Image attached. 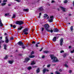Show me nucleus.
Wrapping results in <instances>:
<instances>
[{"mask_svg": "<svg viewBox=\"0 0 74 74\" xmlns=\"http://www.w3.org/2000/svg\"><path fill=\"white\" fill-rule=\"evenodd\" d=\"M71 53H74V50H73V51H72L71 52Z\"/></svg>", "mask_w": 74, "mask_h": 74, "instance_id": "09e8293b", "label": "nucleus"}, {"mask_svg": "<svg viewBox=\"0 0 74 74\" xmlns=\"http://www.w3.org/2000/svg\"><path fill=\"white\" fill-rule=\"evenodd\" d=\"M72 3L73 4V6H74V1Z\"/></svg>", "mask_w": 74, "mask_h": 74, "instance_id": "bf43d9fd", "label": "nucleus"}, {"mask_svg": "<svg viewBox=\"0 0 74 74\" xmlns=\"http://www.w3.org/2000/svg\"><path fill=\"white\" fill-rule=\"evenodd\" d=\"M27 69H28V70H31V69H32V67L30 66H28L27 68Z\"/></svg>", "mask_w": 74, "mask_h": 74, "instance_id": "4be33fe9", "label": "nucleus"}, {"mask_svg": "<svg viewBox=\"0 0 74 74\" xmlns=\"http://www.w3.org/2000/svg\"><path fill=\"white\" fill-rule=\"evenodd\" d=\"M37 44H40V42H37Z\"/></svg>", "mask_w": 74, "mask_h": 74, "instance_id": "e2e57ef3", "label": "nucleus"}, {"mask_svg": "<svg viewBox=\"0 0 74 74\" xmlns=\"http://www.w3.org/2000/svg\"><path fill=\"white\" fill-rule=\"evenodd\" d=\"M52 66H56V64H53L52 65Z\"/></svg>", "mask_w": 74, "mask_h": 74, "instance_id": "052dcab7", "label": "nucleus"}, {"mask_svg": "<svg viewBox=\"0 0 74 74\" xmlns=\"http://www.w3.org/2000/svg\"><path fill=\"white\" fill-rule=\"evenodd\" d=\"M41 13H39V18H40V16H41Z\"/></svg>", "mask_w": 74, "mask_h": 74, "instance_id": "864d4df0", "label": "nucleus"}, {"mask_svg": "<svg viewBox=\"0 0 74 74\" xmlns=\"http://www.w3.org/2000/svg\"><path fill=\"white\" fill-rule=\"evenodd\" d=\"M29 60H30V59H29V58H27L25 59V61H24V62H28Z\"/></svg>", "mask_w": 74, "mask_h": 74, "instance_id": "4468645a", "label": "nucleus"}, {"mask_svg": "<svg viewBox=\"0 0 74 74\" xmlns=\"http://www.w3.org/2000/svg\"><path fill=\"white\" fill-rule=\"evenodd\" d=\"M32 44H35L36 42L34 41H33V42H32Z\"/></svg>", "mask_w": 74, "mask_h": 74, "instance_id": "8fccbe9b", "label": "nucleus"}, {"mask_svg": "<svg viewBox=\"0 0 74 74\" xmlns=\"http://www.w3.org/2000/svg\"><path fill=\"white\" fill-rule=\"evenodd\" d=\"M11 27H13L14 28H15V27H16V26L15 25H12V24H11Z\"/></svg>", "mask_w": 74, "mask_h": 74, "instance_id": "412c9836", "label": "nucleus"}, {"mask_svg": "<svg viewBox=\"0 0 74 74\" xmlns=\"http://www.w3.org/2000/svg\"><path fill=\"white\" fill-rule=\"evenodd\" d=\"M35 57V56L34 55H32L29 56V57L30 58H34Z\"/></svg>", "mask_w": 74, "mask_h": 74, "instance_id": "b1692460", "label": "nucleus"}, {"mask_svg": "<svg viewBox=\"0 0 74 74\" xmlns=\"http://www.w3.org/2000/svg\"><path fill=\"white\" fill-rule=\"evenodd\" d=\"M39 10L40 11H42L43 10V8H42V7H41L39 8Z\"/></svg>", "mask_w": 74, "mask_h": 74, "instance_id": "aec40b11", "label": "nucleus"}, {"mask_svg": "<svg viewBox=\"0 0 74 74\" xmlns=\"http://www.w3.org/2000/svg\"><path fill=\"white\" fill-rule=\"evenodd\" d=\"M60 53H63V52H64V51L63 50H61L60 51Z\"/></svg>", "mask_w": 74, "mask_h": 74, "instance_id": "49530a36", "label": "nucleus"}, {"mask_svg": "<svg viewBox=\"0 0 74 74\" xmlns=\"http://www.w3.org/2000/svg\"><path fill=\"white\" fill-rule=\"evenodd\" d=\"M8 6H11V5H10V4H8Z\"/></svg>", "mask_w": 74, "mask_h": 74, "instance_id": "69168bd1", "label": "nucleus"}, {"mask_svg": "<svg viewBox=\"0 0 74 74\" xmlns=\"http://www.w3.org/2000/svg\"><path fill=\"white\" fill-rule=\"evenodd\" d=\"M22 28H23V27L20 26V27L18 28V30H21L22 29Z\"/></svg>", "mask_w": 74, "mask_h": 74, "instance_id": "5701e85b", "label": "nucleus"}, {"mask_svg": "<svg viewBox=\"0 0 74 74\" xmlns=\"http://www.w3.org/2000/svg\"><path fill=\"white\" fill-rule=\"evenodd\" d=\"M4 34L5 36H7V34L5 33Z\"/></svg>", "mask_w": 74, "mask_h": 74, "instance_id": "13d9d810", "label": "nucleus"}, {"mask_svg": "<svg viewBox=\"0 0 74 74\" xmlns=\"http://www.w3.org/2000/svg\"><path fill=\"white\" fill-rule=\"evenodd\" d=\"M49 71V70L46 68H45L43 69V74H45V71Z\"/></svg>", "mask_w": 74, "mask_h": 74, "instance_id": "6e6552de", "label": "nucleus"}, {"mask_svg": "<svg viewBox=\"0 0 74 74\" xmlns=\"http://www.w3.org/2000/svg\"><path fill=\"white\" fill-rule=\"evenodd\" d=\"M13 63V61H9V63L10 64H12V63Z\"/></svg>", "mask_w": 74, "mask_h": 74, "instance_id": "cd10ccee", "label": "nucleus"}, {"mask_svg": "<svg viewBox=\"0 0 74 74\" xmlns=\"http://www.w3.org/2000/svg\"><path fill=\"white\" fill-rule=\"evenodd\" d=\"M49 56H50L51 59L52 60V59H53L52 62H58V58H57L56 57L54 56V55L50 54L49 55Z\"/></svg>", "mask_w": 74, "mask_h": 74, "instance_id": "f257e3e1", "label": "nucleus"}, {"mask_svg": "<svg viewBox=\"0 0 74 74\" xmlns=\"http://www.w3.org/2000/svg\"><path fill=\"white\" fill-rule=\"evenodd\" d=\"M8 58V56H6L4 58V59H7V58Z\"/></svg>", "mask_w": 74, "mask_h": 74, "instance_id": "79ce46f5", "label": "nucleus"}, {"mask_svg": "<svg viewBox=\"0 0 74 74\" xmlns=\"http://www.w3.org/2000/svg\"><path fill=\"white\" fill-rule=\"evenodd\" d=\"M58 10V11H59L60 10L59 9V8L57 9Z\"/></svg>", "mask_w": 74, "mask_h": 74, "instance_id": "0e129e2a", "label": "nucleus"}, {"mask_svg": "<svg viewBox=\"0 0 74 74\" xmlns=\"http://www.w3.org/2000/svg\"><path fill=\"white\" fill-rule=\"evenodd\" d=\"M9 40H8V36H6L5 37V42L6 43H8L9 42Z\"/></svg>", "mask_w": 74, "mask_h": 74, "instance_id": "0eeeda50", "label": "nucleus"}, {"mask_svg": "<svg viewBox=\"0 0 74 74\" xmlns=\"http://www.w3.org/2000/svg\"><path fill=\"white\" fill-rule=\"evenodd\" d=\"M64 66L66 67H68V65H67L65 64Z\"/></svg>", "mask_w": 74, "mask_h": 74, "instance_id": "c03bdc74", "label": "nucleus"}, {"mask_svg": "<svg viewBox=\"0 0 74 74\" xmlns=\"http://www.w3.org/2000/svg\"><path fill=\"white\" fill-rule=\"evenodd\" d=\"M42 49H43V47H42V48H41V49H40V51H42Z\"/></svg>", "mask_w": 74, "mask_h": 74, "instance_id": "3c124183", "label": "nucleus"}, {"mask_svg": "<svg viewBox=\"0 0 74 74\" xmlns=\"http://www.w3.org/2000/svg\"><path fill=\"white\" fill-rule=\"evenodd\" d=\"M70 29H71V31H73V26H71V27H70Z\"/></svg>", "mask_w": 74, "mask_h": 74, "instance_id": "bb28decb", "label": "nucleus"}, {"mask_svg": "<svg viewBox=\"0 0 74 74\" xmlns=\"http://www.w3.org/2000/svg\"><path fill=\"white\" fill-rule=\"evenodd\" d=\"M51 74H53V73H51Z\"/></svg>", "mask_w": 74, "mask_h": 74, "instance_id": "774afa93", "label": "nucleus"}, {"mask_svg": "<svg viewBox=\"0 0 74 74\" xmlns=\"http://www.w3.org/2000/svg\"><path fill=\"white\" fill-rule=\"evenodd\" d=\"M15 16H16L15 15L13 14V16L12 17V19H13V18H15Z\"/></svg>", "mask_w": 74, "mask_h": 74, "instance_id": "7c9ffc66", "label": "nucleus"}, {"mask_svg": "<svg viewBox=\"0 0 74 74\" xmlns=\"http://www.w3.org/2000/svg\"><path fill=\"white\" fill-rule=\"evenodd\" d=\"M34 51H32L31 54V55H33V54H34Z\"/></svg>", "mask_w": 74, "mask_h": 74, "instance_id": "a19ab883", "label": "nucleus"}, {"mask_svg": "<svg viewBox=\"0 0 74 74\" xmlns=\"http://www.w3.org/2000/svg\"><path fill=\"white\" fill-rule=\"evenodd\" d=\"M44 27H45V29H46V30L47 31V30H49V29H48L49 27V26L48 24H46L44 25Z\"/></svg>", "mask_w": 74, "mask_h": 74, "instance_id": "20e7f679", "label": "nucleus"}, {"mask_svg": "<svg viewBox=\"0 0 74 74\" xmlns=\"http://www.w3.org/2000/svg\"><path fill=\"white\" fill-rule=\"evenodd\" d=\"M55 3V1H52L51 3Z\"/></svg>", "mask_w": 74, "mask_h": 74, "instance_id": "603ef678", "label": "nucleus"}, {"mask_svg": "<svg viewBox=\"0 0 74 74\" xmlns=\"http://www.w3.org/2000/svg\"><path fill=\"white\" fill-rule=\"evenodd\" d=\"M0 26L2 27L3 26V24L2 23V22H1V20L0 18Z\"/></svg>", "mask_w": 74, "mask_h": 74, "instance_id": "f8f14e48", "label": "nucleus"}, {"mask_svg": "<svg viewBox=\"0 0 74 74\" xmlns=\"http://www.w3.org/2000/svg\"><path fill=\"white\" fill-rule=\"evenodd\" d=\"M53 16H52L50 17V19L48 21V22H53Z\"/></svg>", "mask_w": 74, "mask_h": 74, "instance_id": "423d86ee", "label": "nucleus"}, {"mask_svg": "<svg viewBox=\"0 0 74 74\" xmlns=\"http://www.w3.org/2000/svg\"><path fill=\"white\" fill-rule=\"evenodd\" d=\"M53 31L54 32H58L59 29L57 28H55L53 29Z\"/></svg>", "mask_w": 74, "mask_h": 74, "instance_id": "9d476101", "label": "nucleus"}, {"mask_svg": "<svg viewBox=\"0 0 74 74\" xmlns=\"http://www.w3.org/2000/svg\"><path fill=\"white\" fill-rule=\"evenodd\" d=\"M4 49H5V50H7V45H4Z\"/></svg>", "mask_w": 74, "mask_h": 74, "instance_id": "f3484780", "label": "nucleus"}, {"mask_svg": "<svg viewBox=\"0 0 74 74\" xmlns=\"http://www.w3.org/2000/svg\"><path fill=\"white\" fill-rule=\"evenodd\" d=\"M44 17L45 18H46L47 17V19H48L49 18V16H48V15L47 14H45L44 15Z\"/></svg>", "mask_w": 74, "mask_h": 74, "instance_id": "ddd939ff", "label": "nucleus"}, {"mask_svg": "<svg viewBox=\"0 0 74 74\" xmlns=\"http://www.w3.org/2000/svg\"><path fill=\"white\" fill-rule=\"evenodd\" d=\"M5 16H8V15H9V13H8L5 14Z\"/></svg>", "mask_w": 74, "mask_h": 74, "instance_id": "ea45409f", "label": "nucleus"}, {"mask_svg": "<svg viewBox=\"0 0 74 74\" xmlns=\"http://www.w3.org/2000/svg\"><path fill=\"white\" fill-rule=\"evenodd\" d=\"M32 67L33 68H37V66H33Z\"/></svg>", "mask_w": 74, "mask_h": 74, "instance_id": "e433bc0d", "label": "nucleus"}, {"mask_svg": "<svg viewBox=\"0 0 74 74\" xmlns=\"http://www.w3.org/2000/svg\"><path fill=\"white\" fill-rule=\"evenodd\" d=\"M3 38L2 37H0V40H2V39Z\"/></svg>", "mask_w": 74, "mask_h": 74, "instance_id": "6e6d98bb", "label": "nucleus"}, {"mask_svg": "<svg viewBox=\"0 0 74 74\" xmlns=\"http://www.w3.org/2000/svg\"><path fill=\"white\" fill-rule=\"evenodd\" d=\"M63 56L64 58H65L66 56V54H64L63 55Z\"/></svg>", "mask_w": 74, "mask_h": 74, "instance_id": "4c0bfd02", "label": "nucleus"}, {"mask_svg": "<svg viewBox=\"0 0 74 74\" xmlns=\"http://www.w3.org/2000/svg\"><path fill=\"white\" fill-rule=\"evenodd\" d=\"M53 41H54V42L56 41V37H55L53 39Z\"/></svg>", "mask_w": 74, "mask_h": 74, "instance_id": "a211bd4d", "label": "nucleus"}, {"mask_svg": "<svg viewBox=\"0 0 74 74\" xmlns=\"http://www.w3.org/2000/svg\"><path fill=\"white\" fill-rule=\"evenodd\" d=\"M51 66V64H49L47 65V67L49 68V67H50V66Z\"/></svg>", "mask_w": 74, "mask_h": 74, "instance_id": "473e14b6", "label": "nucleus"}, {"mask_svg": "<svg viewBox=\"0 0 74 74\" xmlns=\"http://www.w3.org/2000/svg\"><path fill=\"white\" fill-rule=\"evenodd\" d=\"M60 8L62 10L63 12H66V8L62 6L60 7Z\"/></svg>", "mask_w": 74, "mask_h": 74, "instance_id": "39448f33", "label": "nucleus"}, {"mask_svg": "<svg viewBox=\"0 0 74 74\" xmlns=\"http://www.w3.org/2000/svg\"><path fill=\"white\" fill-rule=\"evenodd\" d=\"M3 2V3H6V2H7V0H4Z\"/></svg>", "mask_w": 74, "mask_h": 74, "instance_id": "f704fd0d", "label": "nucleus"}, {"mask_svg": "<svg viewBox=\"0 0 74 74\" xmlns=\"http://www.w3.org/2000/svg\"><path fill=\"white\" fill-rule=\"evenodd\" d=\"M36 47H38V45L37 44H36Z\"/></svg>", "mask_w": 74, "mask_h": 74, "instance_id": "5fc2aeb1", "label": "nucleus"}, {"mask_svg": "<svg viewBox=\"0 0 74 74\" xmlns=\"http://www.w3.org/2000/svg\"><path fill=\"white\" fill-rule=\"evenodd\" d=\"M1 41H2V42H4V41H3L2 40H1Z\"/></svg>", "mask_w": 74, "mask_h": 74, "instance_id": "680f3d73", "label": "nucleus"}, {"mask_svg": "<svg viewBox=\"0 0 74 74\" xmlns=\"http://www.w3.org/2000/svg\"><path fill=\"white\" fill-rule=\"evenodd\" d=\"M16 23L17 25H22V24L23 23V21H17Z\"/></svg>", "mask_w": 74, "mask_h": 74, "instance_id": "7ed1b4c3", "label": "nucleus"}, {"mask_svg": "<svg viewBox=\"0 0 74 74\" xmlns=\"http://www.w3.org/2000/svg\"><path fill=\"white\" fill-rule=\"evenodd\" d=\"M23 10L24 11H26L27 12L29 11V9H23Z\"/></svg>", "mask_w": 74, "mask_h": 74, "instance_id": "c85d7f7f", "label": "nucleus"}, {"mask_svg": "<svg viewBox=\"0 0 74 74\" xmlns=\"http://www.w3.org/2000/svg\"><path fill=\"white\" fill-rule=\"evenodd\" d=\"M2 42V41H1H1H0V48H1V43Z\"/></svg>", "mask_w": 74, "mask_h": 74, "instance_id": "a18cd8bd", "label": "nucleus"}, {"mask_svg": "<svg viewBox=\"0 0 74 74\" xmlns=\"http://www.w3.org/2000/svg\"><path fill=\"white\" fill-rule=\"evenodd\" d=\"M18 45H20L21 46V45H23V43L21 41L19 42L18 43Z\"/></svg>", "mask_w": 74, "mask_h": 74, "instance_id": "1a4fd4ad", "label": "nucleus"}, {"mask_svg": "<svg viewBox=\"0 0 74 74\" xmlns=\"http://www.w3.org/2000/svg\"><path fill=\"white\" fill-rule=\"evenodd\" d=\"M6 3H3L1 4V5L2 6H4V5H6Z\"/></svg>", "mask_w": 74, "mask_h": 74, "instance_id": "a878e982", "label": "nucleus"}, {"mask_svg": "<svg viewBox=\"0 0 74 74\" xmlns=\"http://www.w3.org/2000/svg\"><path fill=\"white\" fill-rule=\"evenodd\" d=\"M40 68H38L36 70V72L37 73H39L40 72Z\"/></svg>", "mask_w": 74, "mask_h": 74, "instance_id": "6ab92c4d", "label": "nucleus"}, {"mask_svg": "<svg viewBox=\"0 0 74 74\" xmlns=\"http://www.w3.org/2000/svg\"><path fill=\"white\" fill-rule=\"evenodd\" d=\"M13 40L14 38L13 37H11L10 39V40Z\"/></svg>", "mask_w": 74, "mask_h": 74, "instance_id": "58836bf2", "label": "nucleus"}, {"mask_svg": "<svg viewBox=\"0 0 74 74\" xmlns=\"http://www.w3.org/2000/svg\"><path fill=\"white\" fill-rule=\"evenodd\" d=\"M45 56H42V59H44V58H45Z\"/></svg>", "mask_w": 74, "mask_h": 74, "instance_id": "37998d69", "label": "nucleus"}, {"mask_svg": "<svg viewBox=\"0 0 74 74\" xmlns=\"http://www.w3.org/2000/svg\"><path fill=\"white\" fill-rule=\"evenodd\" d=\"M43 52L45 53H49V51H44Z\"/></svg>", "mask_w": 74, "mask_h": 74, "instance_id": "393cba45", "label": "nucleus"}, {"mask_svg": "<svg viewBox=\"0 0 74 74\" xmlns=\"http://www.w3.org/2000/svg\"><path fill=\"white\" fill-rule=\"evenodd\" d=\"M47 32H51V33H52L53 32V30L51 29V30L47 29Z\"/></svg>", "mask_w": 74, "mask_h": 74, "instance_id": "2eb2a0df", "label": "nucleus"}, {"mask_svg": "<svg viewBox=\"0 0 74 74\" xmlns=\"http://www.w3.org/2000/svg\"><path fill=\"white\" fill-rule=\"evenodd\" d=\"M71 72H72V71L71 70H70L69 71V73H71Z\"/></svg>", "mask_w": 74, "mask_h": 74, "instance_id": "de8ad7c7", "label": "nucleus"}, {"mask_svg": "<svg viewBox=\"0 0 74 74\" xmlns=\"http://www.w3.org/2000/svg\"><path fill=\"white\" fill-rule=\"evenodd\" d=\"M35 61H33L31 62V65H33L34 64H36V63L34 62Z\"/></svg>", "mask_w": 74, "mask_h": 74, "instance_id": "dca6fc26", "label": "nucleus"}, {"mask_svg": "<svg viewBox=\"0 0 74 74\" xmlns=\"http://www.w3.org/2000/svg\"><path fill=\"white\" fill-rule=\"evenodd\" d=\"M22 48L23 49H25V48H26V47H25V46H24L23 45H23H22Z\"/></svg>", "mask_w": 74, "mask_h": 74, "instance_id": "c756f323", "label": "nucleus"}, {"mask_svg": "<svg viewBox=\"0 0 74 74\" xmlns=\"http://www.w3.org/2000/svg\"><path fill=\"white\" fill-rule=\"evenodd\" d=\"M29 31L28 28H25L23 31V33H24V34L27 35L28 34V31Z\"/></svg>", "mask_w": 74, "mask_h": 74, "instance_id": "f03ea898", "label": "nucleus"}, {"mask_svg": "<svg viewBox=\"0 0 74 74\" xmlns=\"http://www.w3.org/2000/svg\"><path fill=\"white\" fill-rule=\"evenodd\" d=\"M41 31L42 32H43V31H44V28L43 27H42L41 28Z\"/></svg>", "mask_w": 74, "mask_h": 74, "instance_id": "72a5a7b5", "label": "nucleus"}, {"mask_svg": "<svg viewBox=\"0 0 74 74\" xmlns=\"http://www.w3.org/2000/svg\"><path fill=\"white\" fill-rule=\"evenodd\" d=\"M63 38H61L60 40V45H63Z\"/></svg>", "mask_w": 74, "mask_h": 74, "instance_id": "9b49d317", "label": "nucleus"}, {"mask_svg": "<svg viewBox=\"0 0 74 74\" xmlns=\"http://www.w3.org/2000/svg\"><path fill=\"white\" fill-rule=\"evenodd\" d=\"M56 74H60V73L58 71H57L56 72Z\"/></svg>", "mask_w": 74, "mask_h": 74, "instance_id": "c9c22d12", "label": "nucleus"}, {"mask_svg": "<svg viewBox=\"0 0 74 74\" xmlns=\"http://www.w3.org/2000/svg\"><path fill=\"white\" fill-rule=\"evenodd\" d=\"M59 71H60V72H61V71H62V69H60Z\"/></svg>", "mask_w": 74, "mask_h": 74, "instance_id": "4d7b16f0", "label": "nucleus"}, {"mask_svg": "<svg viewBox=\"0 0 74 74\" xmlns=\"http://www.w3.org/2000/svg\"><path fill=\"white\" fill-rule=\"evenodd\" d=\"M71 48V46H69V48Z\"/></svg>", "mask_w": 74, "mask_h": 74, "instance_id": "338daca9", "label": "nucleus"}, {"mask_svg": "<svg viewBox=\"0 0 74 74\" xmlns=\"http://www.w3.org/2000/svg\"><path fill=\"white\" fill-rule=\"evenodd\" d=\"M67 2H68L67 0H65L64 1V3H65V4L67 3Z\"/></svg>", "mask_w": 74, "mask_h": 74, "instance_id": "2f4dec72", "label": "nucleus"}]
</instances>
